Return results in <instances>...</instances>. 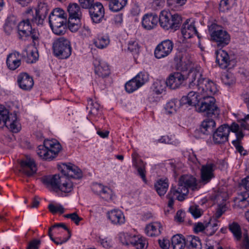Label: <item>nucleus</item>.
I'll list each match as a JSON object with an SVG mask.
<instances>
[{
  "mask_svg": "<svg viewBox=\"0 0 249 249\" xmlns=\"http://www.w3.org/2000/svg\"><path fill=\"white\" fill-rule=\"evenodd\" d=\"M43 183L50 186L54 190L58 189L62 192L68 193L73 189V183L64 174L61 176L54 175L53 176L45 177L42 179Z\"/></svg>",
  "mask_w": 249,
  "mask_h": 249,
  "instance_id": "f257e3e1",
  "label": "nucleus"
},
{
  "mask_svg": "<svg viewBox=\"0 0 249 249\" xmlns=\"http://www.w3.org/2000/svg\"><path fill=\"white\" fill-rule=\"evenodd\" d=\"M196 110L199 112L204 113L208 117L217 118L220 110L215 104V99L212 96H204L200 99Z\"/></svg>",
  "mask_w": 249,
  "mask_h": 249,
  "instance_id": "f03ea898",
  "label": "nucleus"
},
{
  "mask_svg": "<svg viewBox=\"0 0 249 249\" xmlns=\"http://www.w3.org/2000/svg\"><path fill=\"white\" fill-rule=\"evenodd\" d=\"M159 21L160 26L164 30L172 29L177 30L180 26L182 18L180 15H172L170 12L165 10L160 12Z\"/></svg>",
  "mask_w": 249,
  "mask_h": 249,
  "instance_id": "7ed1b4c3",
  "label": "nucleus"
},
{
  "mask_svg": "<svg viewBox=\"0 0 249 249\" xmlns=\"http://www.w3.org/2000/svg\"><path fill=\"white\" fill-rule=\"evenodd\" d=\"M196 179L191 175H184L180 177L178 184L176 187V190L180 193L178 197V200L182 201L185 200L189 193L188 189L191 188L193 190L197 189Z\"/></svg>",
  "mask_w": 249,
  "mask_h": 249,
  "instance_id": "20e7f679",
  "label": "nucleus"
},
{
  "mask_svg": "<svg viewBox=\"0 0 249 249\" xmlns=\"http://www.w3.org/2000/svg\"><path fill=\"white\" fill-rule=\"evenodd\" d=\"M53 50L54 55L60 59H66L71 53V43L64 37H59L53 41Z\"/></svg>",
  "mask_w": 249,
  "mask_h": 249,
  "instance_id": "39448f33",
  "label": "nucleus"
},
{
  "mask_svg": "<svg viewBox=\"0 0 249 249\" xmlns=\"http://www.w3.org/2000/svg\"><path fill=\"white\" fill-rule=\"evenodd\" d=\"M0 124H3L15 133L20 129L16 114H9L8 110L2 105H0Z\"/></svg>",
  "mask_w": 249,
  "mask_h": 249,
  "instance_id": "423d86ee",
  "label": "nucleus"
},
{
  "mask_svg": "<svg viewBox=\"0 0 249 249\" xmlns=\"http://www.w3.org/2000/svg\"><path fill=\"white\" fill-rule=\"evenodd\" d=\"M238 127L235 123H232L230 126L226 124L220 125L213 131V142L215 144H222L226 142L228 140L230 131L236 132Z\"/></svg>",
  "mask_w": 249,
  "mask_h": 249,
  "instance_id": "0eeeda50",
  "label": "nucleus"
},
{
  "mask_svg": "<svg viewBox=\"0 0 249 249\" xmlns=\"http://www.w3.org/2000/svg\"><path fill=\"white\" fill-rule=\"evenodd\" d=\"M69 14L68 26L71 32L77 31L79 28L80 19L82 17L81 9L78 4L71 3L67 8Z\"/></svg>",
  "mask_w": 249,
  "mask_h": 249,
  "instance_id": "6e6552de",
  "label": "nucleus"
},
{
  "mask_svg": "<svg viewBox=\"0 0 249 249\" xmlns=\"http://www.w3.org/2000/svg\"><path fill=\"white\" fill-rule=\"evenodd\" d=\"M191 63L189 62L186 64V67L183 69L182 72H174L171 73L167 78L165 83L168 87L172 89H176L179 88L186 81V74L184 71L187 70L190 67Z\"/></svg>",
  "mask_w": 249,
  "mask_h": 249,
  "instance_id": "1a4fd4ad",
  "label": "nucleus"
},
{
  "mask_svg": "<svg viewBox=\"0 0 249 249\" xmlns=\"http://www.w3.org/2000/svg\"><path fill=\"white\" fill-rule=\"evenodd\" d=\"M217 26L216 24L212 25V29H214L211 34V36L213 41L216 43L218 48H222L230 42L231 36L229 34L222 29H216Z\"/></svg>",
  "mask_w": 249,
  "mask_h": 249,
  "instance_id": "9d476101",
  "label": "nucleus"
},
{
  "mask_svg": "<svg viewBox=\"0 0 249 249\" xmlns=\"http://www.w3.org/2000/svg\"><path fill=\"white\" fill-rule=\"evenodd\" d=\"M186 83L190 88H197L198 89L206 78L203 76L199 69L191 68L186 73Z\"/></svg>",
  "mask_w": 249,
  "mask_h": 249,
  "instance_id": "9b49d317",
  "label": "nucleus"
},
{
  "mask_svg": "<svg viewBox=\"0 0 249 249\" xmlns=\"http://www.w3.org/2000/svg\"><path fill=\"white\" fill-rule=\"evenodd\" d=\"M120 238L123 244L131 245L137 249H144L147 247L148 243L146 238L142 236L132 235L126 233L122 234Z\"/></svg>",
  "mask_w": 249,
  "mask_h": 249,
  "instance_id": "f8f14e48",
  "label": "nucleus"
},
{
  "mask_svg": "<svg viewBox=\"0 0 249 249\" xmlns=\"http://www.w3.org/2000/svg\"><path fill=\"white\" fill-rule=\"evenodd\" d=\"M50 26L54 34L57 35H64L67 30V18L56 17L49 18Z\"/></svg>",
  "mask_w": 249,
  "mask_h": 249,
  "instance_id": "ddd939ff",
  "label": "nucleus"
},
{
  "mask_svg": "<svg viewBox=\"0 0 249 249\" xmlns=\"http://www.w3.org/2000/svg\"><path fill=\"white\" fill-rule=\"evenodd\" d=\"M174 43L169 39H166L159 44L156 47L154 54L157 58L160 59L168 56L172 52Z\"/></svg>",
  "mask_w": 249,
  "mask_h": 249,
  "instance_id": "4468645a",
  "label": "nucleus"
},
{
  "mask_svg": "<svg viewBox=\"0 0 249 249\" xmlns=\"http://www.w3.org/2000/svg\"><path fill=\"white\" fill-rule=\"evenodd\" d=\"M88 9L91 19L93 22L98 23L101 22L105 16L104 8L101 3L95 2Z\"/></svg>",
  "mask_w": 249,
  "mask_h": 249,
  "instance_id": "2eb2a0df",
  "label": "nucleus"
},
{
  "mask_svg": "<svg viewBox=\"0 0 249 249\" xmlns=\"http://www.w3.org/2000/svg\"><path fill=\"white\" fill-rule=\"evenodd\" d=\"M94 66V72L99 78H101V81L108 76L110 74V70L107 63L99 59H95L93 61ZM100 82V80H98Z\"/></svg>",
  "mask_w": 249,
  "mask_h": 249,
  "instance_id": "dca6fc26",
  "label": "nucleus"
},
{
  "mask_svg": "<svg viewBox=\"0 0 249 249\" xmlns=\"http://www.w3.org/2000/svg\"><path fill=\"white\" fill-rule=\"evenodd\" d=\"M215 167V165L212 163H207L201 166L200 170L201 182L204 184H207L214 177Z\"/></svg>",
  "mask_w": 249,
  "mask_h": 249,
  "instance_id": "f3484780",
  "label": "nucleus"
},
{
  "mask_svg": "<svg viewBox=\"0 0 249 249\" xmlns=\"http://www.w3.org/2000/svg\"><path fill=\"white\" fill-rule=\"evenodd\" d=\"M20 164L19 171L28 177L34 175L37 171V168L33 159L27 158L21 161Z\"/></svg>",
  "mask_w": 249,
  "mask_h": 249,
  "instance_id": "a211bd4d",
  "label": "nucleus"
},
{
  "mask_svg": "<svg viewBox=\"0 0 249 249\" xmlns=\"http://www.w3.org/2000/svg\"><path fill=\"white\" fill-rule=\"evenodd\" d=\"M18 84L20 89L24 90H31L34 86V80L27 73H21L18 76Z\"/></svg>",
  "mask_w": 249,
  "mask_h": 249,
  "instance_id": "6ab92c4d",
  "label": "nucleus"
},
{
  "mask_svg": "<svg viewBox=\"0 0 249 249\" xmlns=\"http://www.w3.org/2000/svg\"><path fill=\"white\" fill-rule=\"evenodd\" d=\"M62 169L61 170L62 174H64L67 177H71L74 178H80L82 177L81 170L77 166L70 164H63Z\"/></svg>",
  "mask_w": 249,
  "mask_h": 249,
  "instance_id": "aec40b11",
  "label": "nucleus"
},
{
  "mask_svg": "<svg viewBox=\"0 0 249 249\" xmlns=\"http://www.w3.org/2000/svg\"><path fill=\"white\" fill-rule=\"evenodd\" d=\"M107 219L114 225H121L125 222V217L123 212L118 209H113L107 213Z\"/></svg>",
  "mask_w": 249,
  "mask_h": 249,
  "instance_id": "412c9836",
  "label": "nucleus"
},
{
  "mask_svg": "<svg viewBox=\"0 0 249 249\" xmlns=\"http://www.w3.org/2000/svg\"><path fill=\"white\" fill-rule=\"evenodd\" d=\"M204 96H212L217 91L216 84L212 80L206 79L198 89Z\"/></svg>",
  "mask_w": 249,
  "mask_h": 249,
  "instance_id": "4be33fe9",
  "label": "nucleus"
},
{
  "mask_svg": "<svg viewBox=\"0 0 249 249\" xmlns=\"http://www.w3.org/2000/svg\"><path fill=\"white\" fill-rule=\"evenodd\" d=\"M159 18L156 14L149 13L145 14L142 20V26L146 30H151L155 28L158 22Z\"/></svg>",
  "mask_w": 249,
  "mask_h": 249,
  "instance_id": "5701e85b",
  "label": "nucleus"
},
{
  "mask_svg": "<svg viewBox=\"0 0 249 249\" xmlns=\"http://www.w3.org/2000/svg\"><path fill=\"white\" fill-rule=\"evenodd\" d=\"M221 49L215 52L216 62L218 64L221 68L224 69L229 65L230 57L228 53Z\"/></svg>",
  "mask_w": 249,
  "mask_h": 249,
  "instance_id": "b1692460",
  "label": "nucleus"
},
{
  "mask_svg": "<svg viewBox=\"0 0 249 249\" xmlns=\"http://www.w3.org/2000/svg\"><path fill=\"white\" fill-rule=\"evenodd\" d=\"M181 34L185 38H190L194 35H197L199 37L194 23H189L188 20L183 23L181 29Z\"/></svg>",
  "mask_w": 249,
  "mask_h": 249,
  "instance_id": "393cba45",
  "label": "nucleus"
},
{
  "mask_svg": "<svg viewBox=\"0 0 249 249\" xmlns=\"http://www.w3.org/2000/svg\"><path fill=\"white\" fill-rule=\"evenodd\" d=\"M45 144L48 147L52 160L54 158L61 149V146L56 140H46Z\"/></svg>",
  "mask_w": 249,
  "mask_h": 249,
  "instance_id": "a878e982",
  "label": "nucleus"
},
{
  "mask_svg": "<svg viewBox=\"0 0 249 249\" xmlns=\"http://www.w3.org/2000/svg\"><path fill=\"white\" fill-rule=\"evenodd\" d=\"M198 93L195 91H190L188 95L183 96L180 100L182 105L188 104L189 106H194L196 108V106L199 103L200 99H198Z\"/></svg>",
  "mask_w": 249,
  "mask_h": 249,
  "instance_id": "bb28decb",
  "label": "nucleus"
},
{
  "mask_svg": "<svg viewBox=\"0 0 249 249\" xmlns=\"http://www.w3.org/2000/svg\"><path fill=\"white\" fill-rule=\"evenodd\" d=\"M132 156L134 165L137 170L138 175L142 178L143 182L146 183L147 179L145 175L146 170L145 164L142 160H136V154L135 153L132 154Z\"/></svg>",
  "mask_w": 249,
  "mask_h": 249,
  "instance_id": "cd10ccee",
  "label": "nucleus"
},
{
  "mask_svg": "<svg viewBox=\"0 0 249 249\" xmlns=\"http://www.w3.org/2000/svg\"><path fill=\"white\" fill-rule=\"evenodd\" d=\"M215 125L214 119L208 118L201 123L200 129L204 134L209 135L213 132Z\"/></svg>",
  "mask_w": 249,
  "mask_h": 249,
  "instance_id": "c85d7f7f",
  "label": "nucleus"
},
{
  "mask_svg": "<svg viewBox=\"0 0 249 249\" xmlns=\"http://www.w3.org/2000/svg\"><path fill=\"white\" fill-rule=\"evenodd\" d=\"M19 35L20 36H27L31 32L32 26L29 19L28 18L20 21L18 26Z\"/></svg>",
  "mask_w": 249,
  "mask_h": 249,
  "instance_id": "c756f323",
  "label": "nucleus"
},
{
  "mask_svg": "<svg viewBox=\"0 0 249 249\" xmlns=\"http://www.w3.org/2000/svg\"><path fill=\"white\" fill-rule=\"evenodd\" d=\"M154 187L158 194L160 196H164L169 187L168 179H160L158 180L154 184Z\"/></svg>",
  "mask_w": 249,
  "mask_h": 249,
  "instance_id": "7c9ffc66",
  "label": "nucleus"
},
{
  "mask_svg": "<svg viewBox=\"0 0 249 249\" xmlns=\"http://www.w3.org/2000/svg\"><path fill=\"white\" fill-rule=\"evenodd\" d=\"M172 246L173 249H184L186 247V238L182 235H174L171 239Z\"/></svg>",
  "mask_w": 249,
  "mask_h": 249,
  "instance_id": "2f4dec72",
  "label": "nucleus"
},
{
  "mask_svg": "<svg viewBox=\"0 0 249 249\" xmlns=\"http://www.w3.org/2000/svg\"><path fill=\"white\" fill-rule=\"evenodd\" d=\"M94 45L98 49H103L110 43V39L107 35H98L93 40Z\"/></svg>",
  "mask_w": 249,
  "mask_h": 249,
  "instance_id": "473e14b6",
  "label": "nucleus"
},
{
  "mask_svg": "<svg viewBox=\"0 0 249 249\" xmlns=\"http://www.w3.org/2000/svg\"><path fill=\"white\" fill-rule=\"evenodd\" d=\"M186 248L188 249H201V244L198 237L189 235L186 237Z\"/></svg>",
  "mask_w": 249,
  "mask_h": 249,
  "instance_id": "72a5a7b5",
  "label": "nucleus"
},
{
  "mask_svg": "<svg viewBox=\"0 0 249 249\" xmlns=\"http://www.w3.org/2000/svg\"><path fill=\"white\" fill-rule=\"evenodd\" d=\"M6 64L9 69L15 70L20 65L21 61L17 58L16 53H12L7 56Z\"/></svg>",
  "mask_w": 249,
  "mask_h": 249,
  "instance_id": "f704fd0d",
  "label": "nucleus"
},
{
  "mask_svg": "<svg viewBox=\"0 0 249 249\" xmlns=\"http://www.w3.org/2000/svg\"><path fill=\"white\" fill-rule=\"evenodd\" d=\"M180 104H181L180 101H179L177 99L171 100L165 105V110L166 113L168 114H175L179 108Z\"/></svg>",
  "mask_w": 249,
  "mask_h": 249,
  "instance_id": "c9c22d12",
  "label": "nucleus"
},
{
  "mask_svg": "<svg viewBox=\"0 0 249 249\" xmlns=\"http://www.w3.org/2000/svg\"><path fill=\"white\" fill-rule=\"evenodd\" d=\"M160 226L159 223H151L145 229L146 234L149 236H157L160 233Z\"/></svg>",
  "mask_w": 249,
  "mask_h": 249,
  "instance_id": "e433bc0d",
  "label": "nucleus"
},
{
  "mask_svg": "<svg viewBox=\"0 0 249 249\" xmlns=\"http://www.w3.org/2000/svg\"><path fill=\"white\" fill-rule=\"evenodd\" d=\"M235 201L238 207L241 209L247 207L249 205V192L242 193Z\"/></svg>",
  "mask_w": 249,
  "mask_h": 249,
  "instance_id": "4c0bfd02",
  "label": "nucleus"
},
{
  "mask_svg": "<svg viewBox=\"0 0 249 249\" xmlns=\"http://www.w3.org/2000/svg\"><path fill=\"white\" fill-rule=\"evenodd\" d=\"M179 195H180V193L176 190V187L172 186L169 192L166 196V197L168 199L167 205L170 209H173L175 201L174 197L176 196V199L178 200V197Z\"/></svg>",
  "mask_w": 249,
  "mask_h": 249,
  "instance_id": "58836bf2",
  "label": "nucleus"
},
{
  "mask_svg": "<svg viewBox=\"0 0 249 249\" xmlns=\"http://www.w3.org/2000/svg\"><path fill=\"white\" fill-rule=\"evenodd\" d=\"M127 0H111L109 3V9L113 12L122 10L126 4Z\"/></svg>",
  "mask_w": 249,
  "mask_h": 249,
  "instance_id": "ea45409f",
  "label": "nucleus"
},
{
  "mask_svg": "<svg viewBox=\"0 0 249 249\" xmlns=\"http://www.w3.org/2000/svg\"><path fill=\"white\" fill-rule=\"evenodd\" d=\"M243 139V135L241 133L237 134L236 139L232 141V144L235 147L236 150L240 153L241 155L245 156L247 154V151L245 150L241 145V142Z\"/></svg>",
  "mask_w": 249,
  "mask_h": 249,
  "instance_id": "a19ab883",
  "label": "nucleus"
},
{
  "mask_svg": "<svg viewBox=\"0 0 249 249\" xmlns=\"http://www.w3.org/2000/svg\"><path fill=\"white\" fill-rule=\"evenodd\" d=\"M36 153L38 156L43 159L52 160L48 147H47L45 144V140L44 142L43 145H40L38 146Z\"/></svg>",
  "mask_w": 249,
  "mask_h": 249,
  "instance_id": "79ce46f5",
  "label": "nucleus"
},
{
  "mask_svg": "<svg viewBox=\"0 0 249 249\" xmlns=\"http://www.w3.org/2000/svg\"><path fill=\"white\" fill-rule=\"evenodd\" d=\"M230 231L233 233L236 241H240L242 237V233L239 225L236 222H232L229 224Z\"/></svg>",
  "mask_w": 249,
  "mask_h": 249,
  "instance_id": "37998d69",
  "label": "nucleus"
},
{
  "mask_svg": "<svg viewBox=\"0 0 249 249\" xmlns=\"http://www.w3.org/2000/svg\"><path fill=\"white\" fill-rule=\"evenodd\" d=\"M39 57L37 49L35 48L34 49L29 50L27 52V57L25 61L27 63H33L37 60Z\"/></svg>",
  "mask_w": 249,
  "mask_h": 249,
  "instance_id": "c03bdc74",
  "label": "nucleus"
},
{
  "mask_svg": "<svg viewBox=\"0 0 249 249\" xmlns=\"http://www.w3.org/2000/svg\"><path fill=\"white\" fill-rule=\"evenodd\" d=\"M87 108H90L89 113L93 115L98 114L100 110V105L97 102H94L93 101L90 99L88 100Z\"/></svg>",
  "mask_w": 249,
  "mask_h": 249,
  "instance_id": "a18cd8bd",
  "label": "nucleus"
},
{
  "mask_svg": "<svg viewBox=\"0 0 249 249\" xmlns=\"http://www.w3.org/2000/svg\"><path fill=\"white\" fill-rule=\"evenodd\" d=\"M133 78L137 82L140 87H142L148 81V75L147 73L145 71H141Z\"/></svg>",
  "mask_w": 249,
  "mask_h": 249,
  "instance_id": "49530a36",
  "label": "nucleus"
},
{
  "mask_svg": "<svg viewBox=\"0 0 249 249\" xmlns=\"http://www.w3.org/2000/svg\"><path fill=\"white\" fill-rule=\"evenodd\" d=\"M140 87V86L134 78L127 82L125 85V90L128 93H132Z\"/></svg>",
  "mask_w": 249,
  "mask_h": 249,
  "instance_id": "de8ad7c7",
  "label": "nucleus"
},
{
  "mask_svg": "<svg viewBox=\"0 0 249 249\" xmlns=\"http://www.w3.org/2000/svg\"><path fill=\"white\" fill-rule=\"evenodd\" d=\"M49 10L48 6L47 3L40 2L38 3V6L36 10V12L38 14L46 18Z\"/></svg>",
  "mask_w": 249,
  "mask_h": 249,
  "instance_id": "09e8293b",
  "label": "nucleus"
},
{
  "mask_svg": "<svg viewBox=\"0 0 249 249\" xmlns=\"http://www.w3.org/2000/svg\"><path fill=\"white\" fill-rule=\"evenodd\" d=\"M221 79L222 82L226 85L230 86L235 83V79L231 73H226L222 75Z\"/></svg>",
  "mask_w": 249,
  "mask_h": 249,
  "instance_id": "8fccbe9b",
  "label": "nucleus"
},
{
  "mask_svg": "<svg viewBox=\"0 0 249 249\" xmlns=\"http://www.w3.org/2000/svg\"><path fill=\"white\" fill-rule=\"evenodd\" d=\"M16 27V23L14 20L7 18L4 25V31L6 34L9 35L12 32L13 29Z\"/></svg>",
  "mask_w": 249,
  "mask_h": 249,
  "instance_id": "3c124183",
  "label": "nucleus"
},
{
  "mask_svg": "<svg viewBox=\"0 0 249 249\" xmlns=\"http://www.w3.org/2000/svg\"><path fill=\"white\" fill-rule=\"evenodd\" d=\"M186 0H167L168 5L172 9H178L184 5Z\"/></svg>",
  "mask_w": 249,
  "mask_h": 249,
  "instance_id": "603ef678",
  "label": "nucleus"
},
{
  "mask_svg": "<svg viewBox=\"0 0 249 249\" xmlns=\"http://www.w3.org/2000/svg\"><path fill=\"white\" fill-rule=\"evenodd\" d=\"M127 49L130 52L138 54L140 51V46L138 42L135 40H131L128 43Z\"/></svg>",
  "mask_w": 249,
  "mask_h": 249,
  "instance_id": "864d4df0",
  "label": "nucleus"
},
{
  "mask_svg": "<svg viewBox=\"0 0 249 249\" xmlns=\"http://www.w3.org/2000/svg\"><path fill=\"white\" fill-rule=\"evenodd\" d=\"M112 195L111 190L109 188L105 186L99 196L104 200L108 201L111 199Z\"/></svg>",
  "mask_w": 249,
  "mask_h": 249,
  "instance_id": "5fc2aeb1",
  "label": "nucleus"
},
{
  "mask_svg": "<svg viewBox=\"0 0 249 249\" xmlns=\"http://www.w3.org/2000/svg\"><path fill=\"white\" fill-rule=\"evenodd\" d=\"M189 212L196 218L199 217L203 213V211L199 208L198 206L193 205L189 209Z\"/></svg>",
  "mask_w": 249,
  "mask_h": 249,
  "instance_id": "6e6d98bb",
  "label": "nucleus"
},
{
  "mask_svg": "<svg viewBox=\"0 0 249 249\" xmlns=\"http://www.w3.org/2000/svg\"><path fill=\"white\" fill-rule=\"evenodd\" d=\"M29 35L31 36L34 45L35 46L38 45L40 35L38 30L32 28L31 32H30Z\"/></svg>",
  "mask_w": 249,
  "mask_h": 249,
  "instance_id": "4d7b16f0",
  "label": "nucleus"
},
{
  "mask_svg": "<svg viewBox=\"0 0 249 249\" xmlns=\"http://www.w3.org/2000/svg\"><path fill=\"white\" fill-rule=\"evenodd\" d=\"M45 18H46L45 17L38 14V13L36 12L35 15L33 16L31 22L32 23L36 24L37 25H42L43 24Z\"/></svg>",
  "mask_w": 249,
  "mask_h": 249,
  "instance_id": "13d9d810",
  "label": "nucleus"
},
{
  "mask_svg": "<svg viewBox=\"0 0 249 249\" xmlns=\"http://www.w3.org/2000/svg\"><path fill=\"white\" fill-rule=\"evenodd\" d=\"M210 224H211L210 221L208 222L206 221L204 223L198 222L195 225L194 230L196 232L202 231L205 229L209 228Z\"/></svg>",
  "mask_w": 249,
  "mask_h": 249,
  "instance_id": "bf43d9fd",
  "label": "nucleus"
},
{
  "mask_svg": "<svg viewBox=\"0 0 249 249\" xmlns=\"http://www.w3.org/2000/svg\"><path fill=\"white\" fill-rule=\"evenodd\" d=\"M242 122L240 124H236L238 125V128L237 129L236 132H233L235 133L236 137H237V134H238L239 133H242L243 135V137L245 136V134L243 132V130H247L249 129V124L248 123L247 121H242Z\"/></svg>",
  "mask_w": 249,
  "mask_h": 249,
  "instance_id": "052dcab7",
  "label": "nucleus"
},
{
  "mask_svg": "<svg viewBox=\"0 0 249 249\" xmlns=\"http://www.w3.org/2000/svg\"><path fill=\"white\" fill-rule=\"evenodd\" d=\"M231 0H221L219 4V10L224 12L230 9L231 7Z\"/></svg>",
  "mask_w": 249,
  "mask_h": 249,
  "instance_id": "680f3d73",
  "label": "nucleus"
},
{
  "mask_svg": "<svg viewBox=\"0 0 249 249\" xmlns=\"http://www.w3.org/2000/svg\"><path fill=\"white\" fill-rule=\"evenodd\" d=\"M64 216L65 218L71 219L76 225H78L80 221L83 220V218L79 217L76 213L67 214Z\"/></svg>",
  "mask_w": 249,
  "mask_h": 249,
  "instance_id": "e2e57ef3",
  "label": "nucleus"
},
{
  "mask_svg": "<svg viewBox=\"0 0 249 249\" xmlns=\"http://www.w3.org/2000/svg\"><path fill=\"white\" fill-rule=\"evenodd\" d=\"M48 209L53 213H59L62 214L64 213V208L61 205H54L53 204H50L48 206Z\"/></svg>",
  "mask_w": 249,
  "mask_h": 249,
  "instance_id": "0e129e2a",
  "label": "nucleus"
},
{
  "mask_svg": "<svg viewBox=\"0 0 249 249\" xmlns=\"http://www.w3.org/2000/svg\"><path fill=\"white\" fill-rule=\"evenodd\" d=\"M56 17H66L65 16L64 11L59 8H55L51 13L49 18H55Z\"/></svg>",
  "mask_w": 249,
  "mask_h": 249,
  "instance_id": "69168bd1",
  "label": "nucleus"
},
{
  "mask_svg": "<svg viewBox=\"0 0 249 249\" xmlns=\"http://www.w3.org/2000/svg\"><path fill=\"white\" fill-rule=\"evenodd\" d=\"M240 249H249V237L247 233L243 234V239L239 245Z\"/></svg>",
  "mask_w": 249,
  "mask_h": 249,
  "instance_id": "338daca9",
  "label": "nucleus"
},
{
  "mask_svg": "<svg viewBox=\"0 0 249 249\" xmlns=\"http://www.w3.org/2000/svg\"><path fill=\"white\" fill-rule=\"evenodd\" d=\"M40 244L39 240L34 239L29 243L26 249H38Z\"/></svg>",
  "mask_w": 249,
  "mask_h": 249,
  "instance_id": "774afa93",
  "label": "nucleus"
}]
</instances>
